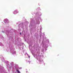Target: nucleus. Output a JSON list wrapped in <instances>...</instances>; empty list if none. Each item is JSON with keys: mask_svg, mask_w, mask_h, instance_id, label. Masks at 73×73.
<instances>
[{"mask_svg": "<svg viewBox=\"0 0 73 73\" xmlns=\"http://www.w3.org/2000/svg\"><path fill=\"white\" fill-rule=\"evenodd\" d=\"M14 13L15 14H16V13H17V11H15L14 12Z\"/></svg>", "mask_w": 73, "mask_h": 73, "instance_id": "obj_1", "label": "nucleus"}, {"mask_svg": "<svg viewBox=\"0 0 73 73\" xmlns=\"http://www.w3.org/2000/svg\"><path fill=\"white\" fill-rule=\"evenodd\" d=\"M16 72L19 73V70H17Z\"/></svg>", "mask_w": 73, "mask_h": 73, "instance_id": "obj_2", "label": "nucleus"}, {"mask_svg": "<svg viewBox=\"0 0 73 73\" xmlns=\"http://www.w3.org/2000/svg\"><path fill=\"white\" fill-rule=\"evenodd\" d=\"M37 23H38V24H40V22H37Z\"/></svg>", "mask_w": 73, "mask_h": 73, "instance_id": "obj_3", "label": "nucleus"}, {"mask_svg": "<svg viewBox=\"0 0 73 73\" xmlns=\"http://www.w3.org/2000/svg\"><path fill=\"white\" fill-rule=\"evenodd\" d=\"M19 73H20V72L19 71Z\"/></svg>", "mask_w": 73, "mask_h": 73, "instance_id": "obj_4", "label": "nucleus"}, {"mask_svg": "<svg viewBox=\"0 0 73 73\" xmlns=\"http://www.w3.org/2000/svg\"><path fill=\"white\" fill-rule=\"evenodd\" d=\"M29 58H30V56H29Z\"/></svg>", "mask_w": 73, "mask_h": 73, "instance_id": "obj_5", "label": "nucleus"}, {"mask_svg": "<svg viewBox=\"0 0 73 73\" xmlns=\"http://www.w3.org/2000/svg\"><path fill=\"white\" fill-rule=\"evenodd\" d=\"M20 35H21V33H20Z\"/></svg>", "mask_w": 73, "mask_h": 73, "instance_id": "obj_6", "label": "nucleus"}]
</instances>
